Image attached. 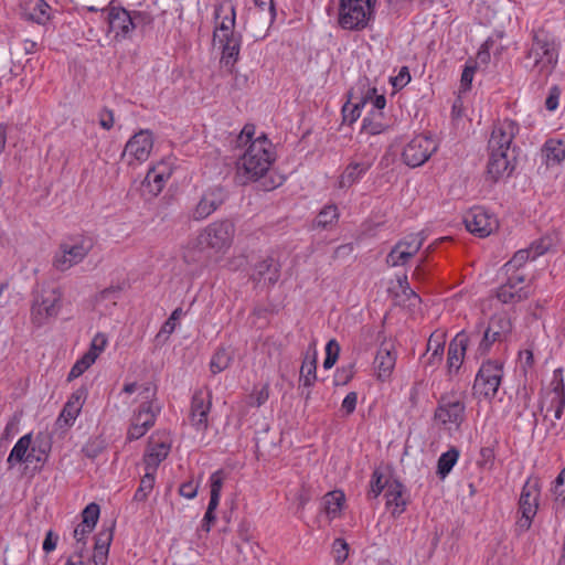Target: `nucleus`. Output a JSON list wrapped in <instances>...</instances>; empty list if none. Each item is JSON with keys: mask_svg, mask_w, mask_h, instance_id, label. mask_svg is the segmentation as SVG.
I'll list each match as a JSON object with an SVG mask.
<instances>
[{"mask_svg": "<svg viewBox=\"0 0 565 565\" xmlns=\"http://www.w3.org/2000/svg\"><path fill=\"white\" fill-rule=\"evenodd\" d=\"M255 134L253 125H245L238 141L248 143L247 149L237 162V172L245 177L246 181H254L262 178L275 161L273 145L265 135L252 140Z\"/></svg>", "mask_w": 565, "mask_h": 565, "instance_id": "obj_1", "label": "nucleus"}, {"mask_svg": "<svg viewBox=\"0 0 565 565\" xmlns=\"http://www.w3.org/2000/svg\"><path fill=\"white\" fill-rule=\"evenodd\" d=\"M527 66L539 75L547 76L557 63V52L552 36L544 29L533 32L532 43L525 56Z\"/></svg>", "mask_w": 565, "mask_h": 565, "instance_id": "obj_2", "label": "nucleus"}, {"mask_svg": "<svg viewBox=\"0 0 565 565\" xmlns=\"http://www.w3.org/2000/svg\"><path fill=\"white\" fill-rule=\"evenodd\" d=\"M377 0H340L338 23L343 30H364L374 18Z\"/></svg>", "mask_w": 565, "mask_h": 565, "instance_id": "obj_3", "label": "nucleus"}, {"mask_svg": "<svg viewBox=\"0 0 565 565\" xmlns=\"http://www.w3.org/2000/svg\"><path fill=\"white\" fill-rule=\"evenodd\" d=\"M93 248L89 238L72 236L62 241L52 258L55 270L64 273L82 263Z\"/></svg>", "mask_w": 565, "mask_h": 565, "instance_id": "obj_4", "label": "nucleus"}, {"mask_svg": "<svg viewBox=\"0 0 565 565\" xmlns=\"http://www.w3.org/2000/svg\"><path fill=\"white\" fill-rule=\"evenodd\" d=\"M434 419L445 429L458 430L466 419L465 395L460 392L443 394L438 399Z\"/></svg>", "mask_w": 565, "mask_h": 565, "instance_id": "obj_5", "label": "nucleus"}, {"mask_svg": "<svg viewBox=\"0 0 565 565\" xmlns=\"http://www.w3.org/2000/svg\"><path fill=\"white\" fill-rule=\"evenodd\" d=\"M200 244L217 255H225L234 243L236 235L235 223L230 218L214 221L199 233Z\"/></svg>", "mask_w": 565, "mask_h": 565, "instance_id": "obj_6", "label": "nucleus"}, {"mask_svg": "<svg viewBox=\"0 0 565 565\" xmlns=\"http://www.w3.org/2000/svg\"><path fill=\"white\" fill-rule=\"evenodd\" d=\"M154 138L149 129H140L129 138L121 153L128 166L141 164L147 161L153 149Z\"/></svg>", "mask_w": 565, "mask_h": 565, "instance_id": "obj_7", "label": "nucleus"}, {"mask_svg": "<svg viewBox=\"0 0 565 565\" xmlns=\"http://www.w3.org/2000/svg\"><path fill=\"white\" fill-rule=\"evenodd\" d=\"M63 294L58 288H53L46 295L34 300L31 307V322L36 327L46 324L55 319L62 308Z\"/></svg>", "mask_w": 565, "mask_h": 565, "instance_id": "obj_8", "label": "nucleus"}, {"mask_svg": "<svg viewBox=\"0 0 565 565\" xmlns=\"http://www.w3.org/2000/svg\"><path fill=\"white\" fill-rule=\"evenodd\" d=\"M502 376V363L492 360L482 363L473 383L475 394L486 398L493 397L501 384Z\"/></svg>", "mask_w": 565, "mask_h": 565, "instance_id": "obj_9", "label": "nucleus"}, {"mask_svg": "<svg viewBox=\"0 0 565 565\" xmlns=\"http://www.w3.org/2000/svg\"><path fill=\"white\" fill-rule=\"evenodd\" d=\"M540 493L541 487L539 479H527L522 488L519 500V511L521 512V518L518 521V526L522 531H527L530 529L532 520L536 515Z\"/></svg>", "mask_w": 565, "mask_h": 565, "instance_id": "obj_10", "label": "nucleus"}, {"mask_svg": "<svg viewBox=\"0 0 565 565\" xmlns=\"http://www.w3.org/2000/svg\"><path fill=\"white\" fill-rule=\"evenodd\" d=\"M542 407L546 409L545 419L550 413H553L554 419H561L565 407V384L562 369L554 371L550 388L542 398Z\"/></svg>", "mask_w": 565, "mask_h": 565, "instance_id": "obj_11", "label": "nucleus"}, {"mask_svg": "<svg viewBox=\"0 0 565 565\" xmlns=\"http://www.w3.org/2000/svg\"><path fill=\"white\" fill-rule=\"evenodd\" d=\"M437 147V142L433 138L423 135L416 136L405 146L402 153L403 161L412 168L419 167L430 158Z\"/></svg>", "mask_w": 565, "mask_h": 565, "instance_id": "obj_12", "label": "nucleus"}, {"mask_svg": "<svg viewBox=\"0 0 565 565\" xmlns=\"http://www.w3.org/2000/svg\"><path fill=\"white\" fill-rule=\"evenodd\" d=\"M512 331V323L507 315H494L491 317L488 328L484 331L483 338L477 349L478 355H484L490 351L494 342H501Z\"/></svg>", "mask_w": 565, "mask_h": 565, "instance_id": "obj_13", "label": "nucleus"}, {"mask_svg": "<svg viewBox=\"0 0 565 565\" xmlns=\"http://www.w3.org/2000/svg\"><path fill=\"white\" fill-rule=\"evenodd\" d=\"M157 412L153 409L151 398L141 401L139 408L134 413L127 431L128 440H137L143 437L153 427Z\"/></svg>", "mask_w": 565, "mask_h": 565, "instance_id": "obj_14", "label": "nucleus"}, {"mask_svg": "<svg viewBox=\"0 0 565 565\" xmlns=\"http://www.w3.org/2000/svg\"><path fill=\"white\" fill-rule=\"evenodd\" d=\"M226 198V191L222 186L209 188L191 210L190 217L195 222L207 218L224 204Z\"/></svg>", "mask_w": 565, "mask_h": 565, "instance_id": "obj_15", "label": "nucleus"}, {"mask_svg": "<svg viewBox=\"0 0 565 565\" xmlns=\"http://www.w3.org/2000/svg\"><path fill=\"white\" fill-rule=\"evenodd\" d=\"M463 222L466 228L479 237L489 236L499 226L497 217L479 206L469 210Z\"/></svg>", "mask_w": 565, "mask_h": 565, "instance_id": "obj_16", "label": "nucleus"}, {"mask_svg": "<svg viewBox=\"0 0 565 565\" xmlns=\"http://www.w3.org/2000/svg\"><path fill=\"white\" fill-rule=\"evenodd\" d=\"M171 449V440L166 433L153 434L148 441L143 456L145 469L157 471L159 465L168 457Z\"/></svg>", "mask_w": 565, "mask_h": 565, "instance_id": "obj_17", "label": "nucleus"}, {"mask_svg": "<svg viewBox=\"0 0 565 565\" xmlns=\"http://www.w3.org/2000/svg\"><path fill=\"white\" fill-rule=\"evenodd\" d=\"M225 472L222 469L213 472L210 477L211 497L200 529L205 533H209L211 531V527L216 520L215 510L217 509L220 503L221 491L223 488Z\"/></svg>", "mask_w": 565, "mask_h": 565, "instance_id": "obj_18", "label": "nucleus"}, {"mask_svg": "<svg viewBox=\"0 0 565 565\" xmlns=\"http://www.w3.org/2000/svg\"><path fill=\"white\" fill-rule=\"evenodd\" d=\"M519 131V125L511 119H503L498 121L492 129L489 139V149L494 151H508L510 146Z\"/></svg>", "mask_w": 565, "mask_h": 565, "instance_id": "obj_19", "label": "nucleus"}, {"mask_svg": "<svg viewBox=\"0 0 565 565\" xmlns=\"http://www.w3.org/2000/svg\"><path fill=\"white\" fill-rule=\"evenodd\" d=\"M212 406V394L209 391L199 390L193 394L191 403V423L196 430L204 431L209 426L207 415Z\"/></svg>", "mask_w": 565, "mask_h": 565, "instance_id": "obj_20", "label": "nucleus"}, {"mask_svg": "<svg viewBox=\"0 0 565 565\" xmlns=\"http://www.w3.org/2000/svg\"><path fill=\"white\" fill-rule=\"evenodd\" d=\"M236 12L234 6L218 4L215 8V28L213 41L241 35L234 31Z\"/></svg>", "mask_w": 565, "mask_h": 565, "instance_id": "obj_21", "label": "nucleus"}, {"mask_svg": "<svg viewBox=\"0 0 565 565\" xmlns=\"http://www.w3.org/2000/svg\"><path fill=\"white\" fill-rule=\"evenodd\" d=\"M280 263L273 256H267L258 260L252 269L250 279L267 286H274L280 278Z\"/></svg>", "mask_w": 565, "mask_h": 565, "instance_id": "obj_22", "label": "nucleus"}, {"mask_svg": "<svg viewBox=\"0 0 565 565\" xmlns=\"http://www.w3.org/2000/svg\"><path fill=\"white\" fill-rule=\"evenodd\" d=\"M142 19L140 12H128L122 8H113L109 12V28L116 33V36H127L138 25Z\"/></svg>", "mask_w": 565, "mask_h": 565, "instance_id": "obj_23", "label": "nucleus"}, {"mask_svg": "<svg viewBox=\"0 0 565 565\" xmlns=\"http://www.w3.org/2000/svg\"><path fill=\"white\" fill-rule=\"evenodd\" d=\"M170 177L171 171L169 167L164 162H159L149 169L142 182V186L149 194L157 196L161 193Z\"/></svg>", "mask_w": 565, "mask_h": 565, "instance_id": "obj_24", "label": "nucleus"}, {"mask_svg": "<svg viewBox=\"0 0 565 565\" xmlns=\"http://www.w3.org/2000/svg\"><path fill=\"white\" fill-rule=\"evenodd\" d=\"M396 364V352L394 347L390 343H383L376 353L374 360V367L377 373V379L385 381L392 375Z\"/></svg>", "mask_w": 565, "mask_h": 565, "instance_id": "obj_25", "label": "nucleus"}, {"mask_svg": "<svg viewBox=\"0 0 565 565\" xmlns=\"http://www.w3.org/2000/svg\"><path fill=\"white\" fill-rule=\"evenodd\" d=\"M490 157L487 166V174L493 181L497 182L505 175H510L513 170L511 160L508 157V151H494L489 149Z\"/></svg>", "mask_w": 565, "mask_h": 565, "instance_id": "obj_26", "label": "nucleus"}, {"mask_svg": "<svg viewBox=\"0 0 565 565\" xmlns=\"http://www.w3.org/2000/svg\"><path fill=\"white\" fill-rule=\"evenodd\" d=\"M32 441L31 434H26L22 436L12 448L9 457H8V463L10 467L14 466V463L20 462H33L41 461L42 458L40 456H35V447H32L30 449Z\"/></svg>", "mask_w": 565, "mask_h": 565, "instance_id": "obj_27", "label": "nucleus"}, {"mask_svg": "<svg viewBox=\"0 0 565 565\" xmlns=\"http://www.w3.org/2000/svg\"><path fill=\"white\" fill-rule=\"evenodd\" d=\"M83 392L77 391L71 395L56 419L58 428L71 427L76 420L83 407Z\"/></svg>", "mask_w": 565, "mask_h": 565, "instance_id": "obj_28", "label": "nucleus"}, {"mask_svg": "<svg viewBox=\"0 0 565 565\" xmlns=\"http://www.w3.org/2000/svg\"><path fill=\"white\" fill-rule=\"evenodd\" d=\"M373 158L361 161L352 160L339 178V188H350L358 182L372 167Z\"/></svg>", "mask_w": 565, "mask_h": 565, "instance_id": "obj_29", "label": "nucleus"}, {"mask_svg": "<svg viewBox=\"0 0 565 565\" xmlns=\"http://www.w3.org/2000/svg\"><path fill=\"white\" fill-rule=\"evenodd\" d=\"M469 338L462 331L459 332L449 343L447 364L449 372L458 371L463 362Z\"/></svg>", "mask_w": 565, "mask_h": 565, "instance_id": "obj_30", "label": "nucleus"}, {"mask_svg": "<svg viewBox=\"0 0 565 565\" xmlns=\"http://www.w3.org/2000/svg\"><path fill=\"white\" fill-rule=\"evenodd\" d=\"M51 8L44 0H24L22 2L23 17L38 24H45L50 19Z\"/></svg>", "mask_w": 565, "mask_h": 565, "instance_id": "obj_31", "label": "nucleus"}, {"mask_svg": "<svg viewBox=\"0 0 565 565\" xmlns=\"http://www.w3.org/2000/svg\"><path fill=\"white\" fill-rule=\"evenodd\" d=\"M386 507L391 510L393 516L401 515L406 508V500L404 499V487L397 480L390 481L385 493Z\"/></svg>", "mask_w": 565, "mask_h": 565, "instance_id": "obj_32", "label": "nucleus"}, {"mask_svg": "<svg viewBox=\"0 0 565 565\" xmlns=\"http://www.w3.org/2000/svg\"><path fill=\"white\" fill-rule=\"evenodd\" d=\"M216 42L222 47L221 63L232 71L239 56L242 35L227 38L226 40L220 39Z\"/></svg>", "mask_w": 565, "mask_h": 565, "instance_id": "obj_33", "label": "nucleus"}, {"mask_svg": "<svg viewBox=\"0 0 565 565\" xmlns=\"http://www.w3.org/2000/svg\"><path fill=\"white\" fill-rule=\"evenodd\" d=\"M445 348V332L444 331H435L430 334L427 342V351L425 356L429 353L427 358L426 364L435 367L437 366L443 359Z\"/></svg>", "mask_w": 565, "mask_h": 565, "instance_id": "obj_34", "label": "nucleus"}, {"mask_svg": "<svg viewBox=\"0 0 565 565\" xmlns=\"http://www.w3.org/2000/svg\"><path fill=\"white\" fill-rule=\"evenodd\" d=\"M390 127V121L382 110H370L363 119L362 131L369 135H380Z\"/></svg>", "mask_w": 565, "mask_h": 565, "instance_id": "obj_35", "label": "nucleus"}, {"mask_svg": "<svg viewBox=\"0 0 565 565\" xmlns=\"http://www.w3.org/2000/svg\"><path fill=\"white\" fill-rule=\"evenodd\" d=\"M547 166L561 163L565 158V142L562 140L551 139L545 142L543 148Z\"/></svg>", "mask_w": 565, "mask_h": 565, "instance_id": "obj_36", "label": "nucleus"}, {"mask_svg": "<svg viewBox=\"0 0 565 565\" xmlns=\"http://www.w3.org/2000/svg\"><path fill=\"white\" fill-rule=\"evenodd\" d=\"M205 250H209L207 246L200 244V235L195 239L188 242L182 250V259L191 265L202 262L204 258Z\"/></svg>", "mask_w": 565, "mask_h": 565, "instance_id": "obj_37", "label": "nucleus"}, {"mask_svg": "<svg viewBox=\"0 0 565 565\" xmlns=\"http://www.w3.org/2000/svg\"><path fill=\"white\" fill-rule=\"evenodd\" d=\"M344 502H345V495L340 490L328 492L324 495V498H323L324 510L331 520L335 519L340 515Z\"/></svg>", "mask_w": 565, "mask_h": 565, "instance_id": "obj_38", "label": "nucleus"}, {"mask_svg": "<svg viewBox=\"0 0 565 565\" xmlns=\"http://www.w3.org/2000/svg\"><path fill=\"white\" fill-rule=\"evenodd\" d=\"M498 299L503 303H514L519 302L522 299L526 298V294L523 291V288H515V285L511 281L500 286L497 292Z\"/></svg>", "mask_w": 565, "mask_h": 565, "instance_id": "obj_39", "label": "nucleus"}, {"mask_svg": "<svg viewBox=\"0 0 565 565\" xmlns=\"http://www.w3.org/2000/svg\"><path fill=\"white\" fill-rule=\"evenodd\" d=\"M340 213L335 204L326 205L316 217V226L327 230L334 226L339 220Z\"/></svg>", "mask_w": 565, "mask_h": 565, "instance_id": "obj_40", "label": "nucleus"}, {"mask_svg": "<svg viewBox=\"0 0 565 565\" xmlns=\"http://www.w3.org/2000/svg\"><path fill=\"white\" fill-rule=\"evenodd\" d=\"M317 380V359L316 354H307L300 367V381L303 386H312Z\"/></svg>", "mask_w": 565, "mask_h": 565, "instance_id": "obj_41", "label": "nucleus"}, {"mask_svg": "<svg viewBox=\"0 0 565 565\" xmlns=\"http://www.w3.org/2000/svg\"><path fill=\"white\" fill-rule=\"evenodd\" d=\"M459 458V450L451 447L448 451L441 454L437 462V475L440 479H445L451 471Z\"/></svg>", "mask_w": 565, "mask_h": 565, "instance_id": "obj_42", "label": "nucleus"}, {"mask_svg": "<svg viewBox=\"0 0 565 565\" xmlns=\"http://www.w3.org/2000/svg\"><path fill=\"white\" fill-rule=\"evenodd\" d=\"M154 476L156 471L145 469V475L141 478L140 484L134 495L135 501L145 502L148 499L150 492L154 487Z\"/></svg>", "mask_w": 565, "mask_h": 565, "instance_id": "obj_43", "label": "nucleus"}, {"mask_svg": "<svg viewBox=\"0 0 565 565\" xmlns=\"http://www.w3.org/2000/svg\"><path fill=\"white\" fill-rule=\"evenodd\" d=\"M424 241L425 236L422 232L409 234L404 239L399 241L395 247H399L402 250L409 252V254L414 256L422 248Z\"/></svg>", "mask_w": 565, "mask_h": 565, "instance_id": "obj_44", "label": "nucleus"}, {"mask_svg": "<svg viewBox=\"0 0 565 565\" xmlns=\"http://www.w3.org/2000/svg\"><path fill=\"white\" fill-rule=\"evenodd\" d=\"M232 361V354L226 349H218L211 359L210 369L212 373L217 374L227 369Z\"/></svg>", "mask_w": 565, "mask_h": 565, "instance_id": "obj_45", "label": "nucleus"}, {"mask_svg": "<svg viewBox=\"0 0 565 565\" xmlns=\"http://www.w3.org/2000/svg\"><path fill=\"white\" fill-rule=\"evenodd\" d=\"M269 398V385L265 384L260 388L254 391L247 396L246 403L250 407H260Z\"/></svg>", "mask_w": 565, "mask_h": 565, "instance_id": "obj_46", "label": "nucleus"}, {"mask_svg": "<svg viewBox=\"0 0 565 565\" xmlns=\"http://www.w3.org/2000/svg\"><path fill=\"white\" fill-rule=\"evenodd\" d=\"M532 250H533V247L518 250L513 255V257L505 264L507 271L509 273L512 269H519L526 262L532 259Z\"/></svg>", "mask_w": 565, "mask_h": 565, "instance_id": "obj_47", "label": "nucleus"}, {"mask_svg": "<svg viewBox=\"0 0 565 565\" xmlns=\"http://www.w3.org/2000/svg\"><path fill=\"white\" fill-rule=\"evenodd\" d=\"M383 478L384 476L380 469H375L373 471L370 482L369 497L377 498L385 488L387 489V484L390 482L383 481Z\"/></svg>", "mask_w": 565, "mask_h": 565, "instance_id": "obj_48", "label": "nucleus"}, {"mask_svg": "<svg viewBox=\"0 0 565 565\" xmlns=\"http://www.w3.org/2000/svg\"><path fill=\"white\" fill-rule=\"evenodd\" d=\"M106 345L107 337L99 332L93 338L89 350L85 353V355L93 358L92 361L95 363L96 359L105 350Z\"/></svg>", "mask_w": 565, "mask_h": 565, "instance_id": "obj_49", "label": "nucleus"}, {"mask_svg": "<svg viewBox=\"0 0 565 565\" xmlns=\"http://www.w3.org/2000/svg\"><path fill=\"white\" fill-rule=\"evenodd\" d=\"M340 354V345L337 340L331 339L326 345V359L323 361L324 369H331L338 361Z\"/></svg>", "mask_w": 565, "mask_h": 565, "instance_id": "obj_50", "label": "nucleus"}, {"mask_svg": "<svg viewBox=\"0 0 565 565\" xmlns=\"http://www.w3.org/2000/svg\"><path fill=\"white\" fill-rule=\"evenodd\" d=\"M92 359L93 358L89 355L84 354L79 360H77L67 375V381L72 382L73 380L79 377L90 365L94 364Z\"/></svg>", "mask_w": 565, "mask_h": 565, "instance_id": "obj_51", "label": "nucleus"}, {"mask_svg": "<svg viewBox=\"0 0 565 565\" xmlns=\"http://www.w3.org/2000/svg\"><path fill=\"white\" fill-rule=\"evenodd\" d=\"M99 505L96 503H89L82 512L84 526L95 527L99 518Z\"/></svg>", "mask_w": 565, "mask_h": 565, "instance_id": "obj_52", "label": "nucleus"}, {"mask_svg": "<svg viewBox=\"0 0 565 565\" xmlns=\"http://www.w3.org/2000/svg\"><path fill=\"white\" fill-rule=\"evenodd\" d=\"M413 255L409 252L402 250L399 247H393V249L387 255L386 262L391 266H399L405 265Z\"/></svg>", "mask_w": 565, "mask_h": 565, "instance_id": "obj_53", "label": "nucleus"}, {"mask_svg": "<svg viewBox=\"0 0 565 565\" xmlns=\"http://www.w3.org/2000/svg\"><path fill=\"white\" fill-rule=\"evenodd\" d=\"M120 292L121 288L119 286L105 288L96 297V302L97 305H100L104 301H111L113 305H116V300L119 298Z\"/></svg>", "mask_w": 565, "mask_h": 565, "instance_id": "obj_54", "label": "nucleus"}, {"mask_svg": "<svg viewBox=\"0 0 565 565\" xmlns=\"http://www.w3.org/2000/svg\"><path fill=\"white\" fill-rule=\"evenodd\" d=\"M94 530V527H86L84 526V522L78 524L74 530V539L76 540V551L83 552L85 548V541L84 539Z\"/></svg>", "mask_w": 565, "mask_h": 565, "instance_id": "obj_55", "label": "nucleus"}, {"mask_svg": "<svg viewBox=\"0 0 565 565\" xmlns=\"http://www.w3.org/2000/svg\"><path fill=\"white\" fill-rule=\"evenodd\" d=\"M333 555L337 563H343L349 555V545L343 539L333 542Z\"/></svg>", "mask_w": 565, "mask_h": 565, "instance_id": "obj_56", "label": "nucleus"}, {"mask_svg": "<svg viewBox=\"0 0 565 565\" xmlns=\"http://www.w3.org/2000/svg\"><path fill=\"white\" fill-rule=\"evenodd\" d=\"M122 391L127 394H132L138 391L139 395H142V401H147L153 396V392L149 385H138L137 383L126 384Z\"/></svg>", "mask_w": 565, "mask_h": 565, "instance_id": "obj_57", "label": "nucleus"}, {"mask_svg": "<svg viewBox=\"0 0 565 565\" xmlns=\"http://www.w3.org/2000/svg\"><path fill=\"white\" fill-rule=\"evenodd\" d=\"M354 375V366L352 364L337 370L334 381L337 385L348 384Z\"/></svg>", "mask_w": 565, "mask_h": 565, "instance_id": "obj_58", "label": "nucleus"}, {"mask_svg": "<svg viewBox=\"0 0 565 565\" xmlns=\"http://www.w3.org/2000/svg\"><path fill=\"white\" fill-rule=\"evenodd\" d=\"M411 81V74L407 66L401 67L398 74L392 78V85L396 89H402Z\"/></svg>", "mask_w": 565, "mask_h": 565, "instance_id": "obj_59", "label": "nucleus"}, {"mask_svg": "<svg viewBox=\"0 0 565 565\" xmlns=\"http://www.w3.org/2000/svg\"><path fill=\"white\" fill-rule=\"evenodd\" d=\"M98 121L103 129L110 130L115 124V117L113 110L108 108H103L98 113Z\"/></svg>", "mask_w": 565, "mask_h": 565, "instance_id": "obj_60", "label": "nucleus"}, {"mask_svg": "<svg viewBox=\"0 0 565 565\" xmlns=\"http://www.w3.org/2000/svg\"><path fill=\"white\" fill-rule=\"evenodd\" d=\"M361 104H355L352 107L348 104L342 108L343 120L348 121L350 125L356 121V119L361 116L360 106Z\"/></svg>", "mask_w": 565, "mask_h": 565, "instance_id": "obj_61", "label": "nucleus"}, {"mask_svg": "<svg viewBox=\"0 0 565 565\" xmlns=\"http://www.w3.org/2000/svg\"><path fill=\"white\" fill-rule=\"evenodd\" d=\"M366 104L371 105V110H382L384 111L385 105H386V98L384 95H377L375 97L373 96H365L362 100V106H365Z\"/></svg>", "mask_w": 565, "mask_h": 565, "instance_id": "obj_62", "label": "nucleus"}, {"mask_svg": "<svg viewBox=\"0 0 565 565\" xmlns=\"http://www.w3.org/2000/svg\"><path fill=\"white\" fill-rule=\"evenodd\" d=\"M553 493L556 499L565 500V468L559 472L557 478L555 479Z\"/></svg>", "mask_w": 565, "mask_h": 565, "instance_id": "obj_63", "label": "nucleus"}, {"mask_svg": "<svg viewBox=\"0 0 565 565\" xmlns=\"http://www.w3.org/2000/svg\"><path fill=\"white\" fill-rule=\"evenodd\" d=\"M358 403V394L355 392H350L344 399L342 401V409L347 415L352 414L355 411Z\"/></svg>", "mask_w": 565, "mask_h": 565, "instance_id": "obj_64", "label": "nucleus"}]
</instances>
